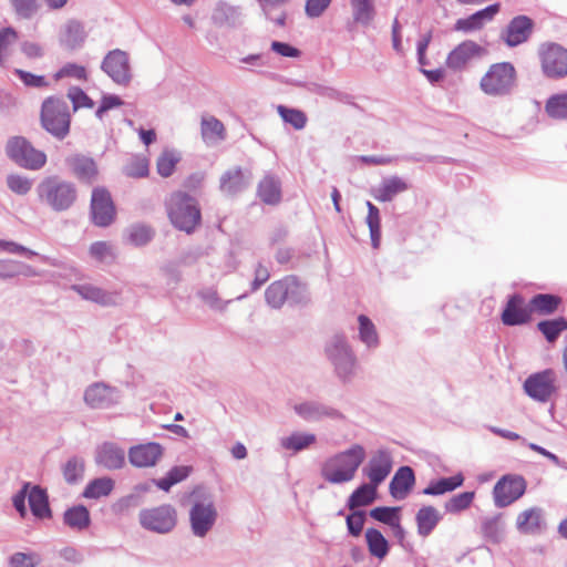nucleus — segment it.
I'll return each mask as SVG.
<instances>
[{
	"mask_svg": "<svg viewBox=\"0 0 567 567\" xmlns=\"http://www.w3.org/2000/svg\"><path fill=\"white\" fill-rule=\"evenodd\" d=\"M367 453L362 445L352 444L349 449L328 457L321 467V476L331 484L351 482L365 460Z\"/></svg>",
	"mask_w": 567,
	"mask_h": 567,
	"instance_id": "1",
	"label": "nucleus"
},
{
	"mask_svg": "<svg viewBox=\"0 0 567 567\" xmlns=\"http://www.w3.org/2000/svg\"><path fill=\"white\" fill-rule=\"evenodd\" d=\"M35 193L40 204L55 213L69 210L78 199L75 184L56 175L43 178Z\"/></svg>",
	"mask_w": 567,
	"mask_h": 567,
	"instance_id": "2",
	"label": "nucleus"
},
{
	"mask_svg": "<svg viewBox=\"0 0 567 567\" xmlns=\"http://www.w3.org/2000/svg\"><path fill=\"white\" fill-rule=\"evenodd\" d=\"M324 355L333 368V373L342 383H350L358 369L357 357L343 334H333L324 343Z\"/></svg>",
	"mask_w": 567,
	"mask_h": 567,
	"instance_id": "3",
	"label": "nucleus"
},
{
	"mask_svg": "<svg viewBox=\"0 0 567 567\" xmlns=\"http://www.w3.org/2000/svg\"><path fill=\"white\" fill-rule=\"evenodd\" d=\"M165 206L169 221L176 229L192 234L199 226L202 215L198 203L187 193L182 190L172 193Z\"/></svg>",
	"mask_w": 567,
	"mask_h": 567,
	"instance_id": "4",
	"label": "nucleus"
},
{
	"mask_svg": "<svg viewBox=\"0 0 567 567\" xmlns=\"http://www.w3.org/2000/svg\"><path fill=\"white\" fill-rule=\"evenodd\" d=\"M265 300L270 308L280 309L286 302L290 306L307 305L310 295L306 284L296 276H286L267 287Z\"/></svg>",
	"mask_w": 567,
	"mask_h": 567,
	"instance_id": "5",
	"label": "nucleus"
},
{
	"mask_svg": "<svg viewBox=\"0 0 567 567\" xmlns=\"http://www.w3.org/2000/svg\"><path fill=\"white\" fill-rule=\"evenodd\" d=\"M41 127L58 141H63L70 133L71 113L63 97L49 96L41 104Z\"/></svg>",
	"mask_w": 567,
	"mask_h": 567,
	"instance_id": "6",
	"label": "nucleus"
},
{
	"mask_svg": "<svg viewBox=\"0 0 567 567\" xmlns=\"http://www.w3.org/2000/svg\"><path fill=\"white\" fill-rule=\"evenodd\" d=\"M524 392L538 403H547L558 395L560 390L559 375L554 369L529 374L523 383Z\"/></svg>",
	"mask_w": 567,
	"mask_h": 567,
	"instance_id": "7",
	"label": "nucleus"
},
{
	"mask_svg": "<svg viewBox=\"0 0 567 567\" xmlns=\"http://www.w3.org/2000/svg\"><path fill=\"white\" fill-rule=\"evenodd\" d=\"M516 83V70L509 62L491 65L481 79L482 91L491 96H504L512 92Z\"/></svg>",
	"mask_w": 567,
	"mask_h": 567,
	"instance_id": "8",
	"label": "nucleus"
},
{
	"mask_svg": "<svg viewBox=\"0 0 567 567\" xmlns=\"http://www.w3.org/2000/svg\"><path fill=\"white\" fill-rule=\"evenodd\" d=\"M7 156L20 167L38 171L47 163L44 152L37 150L25 137L13 136L6 145Z\"/></svg>",
	"mask_w": 567,
	"mask_h": 567,
	"instance_id": "9",
	"label": "nucleus"
},
{
	"mask_svg": "<svg viewBox=\"0 0 567 567\" xmlns=\"http://www.w3.org/2000/svg\"><path fill=\"white\" fill-rule=\"evenodd\" d=\"M538 59L543 74L550 80L567 76V49L555 42H546L538 48Z\"/></svg>",
	"mask_w": 567,
	"mask_h": 567,
	"instance_id": "10",
	"label": "nucleus"
},
{
	"mask_svg": "<svg viewBox=\"0 0 567 567\" xmlns=\"http://www.w3.org/2000/svg\"><path fill=\"white\" fill-rule=\"evenodd\" d=\"M140 525L157 534L171 533L177 524V512L171 504L143 508L138 513Z\"/></svg>",
	"mask_w": 567,
	"mask_h": 567,
	"instance_id": "11",
	"label": "nucleus"
},
{
	"mask_svg": "<svg viewBox=\"0 0 567 567\" xmlns=\"http://www.w3.org/2000/svg\"><path fill=\"white\" fill-rule=\"evenodd\" d=\"M205 488L196 486L189 497L194 498V505L189 511L190 528L195 536L204 537L213 526V503L204 504Z\"/></svg>",
	"mask_w": 567,
	"mask_h": 567,
	"instance_id": "12",
	"label": "nucleus"
},
{
	"mask_svg": "<svg viewBox=\"0 0 567 567\" xmlns=\"http://www.w3.org/2000/svg\"><path fill=\"white\" fill-rule=\"evenodd\" d=\"M292 411L301 420L313 423L322 420H343L344 415L338 409L317 400H303L291 405Z\"/></svg>",
	"mask_w": 567,
	"mask_h": 567,
	"instance_id": "13",
	"label": "nucleus"
},
{
	"mask_svg": "<svg viewBox=\"0 0 567 567\" xmlns=\"http://www.w3.org/2000/svg\"><path fill=\"white\" fill-rule=\"evenodd\" d=\"M91 218L95 226H110L116 215L110 192L104 187H95L91 197Z\"/></svg>",
	"mask_w": 567,
	"mask_h": 567,
	"instance_id": "14",
	"label": "nucleus"
},
{
	"mask_svg": "<svg viewBox=\"0 0 567 567\" xmlns=\"http://www.w3.org/2000/svg\"><path fill=\"white\" fill-rule=\"evenodd\" d=\"M392 467L393 455L391 451L385 447H380L372 453L362 473L370 483L380 485L390 475Z\"/></svg>",
	"mask_w": 567,
	"mask_h": 567,
	"instance_id": "15",
	"label": "nucleus"
},
{
	"mask_svg": "<svg viewBox=\"0 0 567 567\" xmlns=\"http://www.w3.org/2000/svg\"><path fill=\"white\" fill-rule=\"evenodd\" d=\"M526 489L525 480L520 476L506 475L503 476L494 486L493 495L496 507L503 508L519 497Z\"/></svg>",
	"mask_w": 567,
	"mask_h": 567,
	"instance_id": "16",
	"label": "nucleus"
},
{
	"mask_svg": "<svg viewBox=\"0 0 567 567\" xmlns=\"http://www.w3.org/2000/svg\"><path fill=\"white\" fill-rule=\"evenodd\" d=\"M101 69L120 85H127L131 82V66L126 52L115 49L110 51L102 61Z\"/></svg>",
	"mask_w": 567,
	"mask_h": 567,
	"instance_id": "17",
	"label": "nucleus"
},
{
	"mask_svg": "<svg viewBox=\"0 0 567 567\" xmlns=\"http://www.w3.org/2000/svg\"><path fill=\"white\" fill-rule=\"evenodd\" d=\"M534 22L527 16L513 18L501 33V39L509 48H515L528 41L533 33Z\"/></svg>",
	"mask_w": 567,
	"mask_h": 567,
	"instance_id": "18",
	"label": "nucleus"
},
{
	"mask_svg": "<svg viewBox=\"0 0 567 567\" xmlns=\"http://www.w3.org/2000/svg\"><path fill=\"white\" fill-rule=\"evenodd\" d=\"M485 53L483 47L473 40H465L456 45L449 54L445 64L453 71L463 70L471 61Z\"/></svg>",
	"mask_w": 567,
	"mask_h": 567,
	"instance_id": "19",
	"label": "nucleus"
},
{
	"mask_svg": "<svg viewBox=\"0 0 567 567\" xmlns=\"http://www.w3.org/2000/svg\"><path fill=\"white\" fill-rule=\"evenodd\" d=\"M120 398V391L104 382H95L84 392V401L92 409H107L117 404Z\"/></svg>",
	"mask_w": 567,
	"mask_h": 567,
	"instance_id": "20",
	"label": "nucleus"
},
{
	"mask_svg": "<svg viewBox=\"0 0 567 567\" xmlns=\"http://www.w3.org/2000/svg\"><path fill=\"white\" fill-rule=\"evenodd\" d=\"M499 3L487 6L486 8L478 10L466 18L457 19L453 29L454 31L463 33L480 31L486 23L493 21L495 16L499 12Z\"/></svg>",
	"mask_w": 567,
	"mask_h": 567,
	"instance_id": "21",
	"label": "nucleus"
},
{
	"mask_svg": "<svg viewBox=\"0 0 567 567\" xmlns=\"http://www.w3.org/2000/svg\"><path fill=\"white\" fill-rule=\"evenodd\" d=\"M546 526L545 512L538 506L526 508L516 517V528L523 535H540Z\"/></svg>",
	"mask_w": 567,
	"mask_h": 567,
	"instance_id": "22",
	"label": "nucleus"
},
{
	"mask_svg": "<svg viewBox=\"0 0 567 567\" xmlns=\"http://www.w3.org/2000/svg\"><path fill=\"white\" fill-rule=\"evenodd\" d=\"M127 456L134 467H151L163 456V447L156 442L138 444L130 447Z\"/></svg>",
	"mask_w": 567,
	"mask_h": 567,
	"instance_id": "23",
	"label": "nucleus"
},
{
	"mask_svg": "<svg viewBox=\"0 0 567 567\" xmlns=\"http://www.w3.org/2000/svg\"><path fill=\"white\" fill-rule=\"evenodd\" d=\"M94 461L109 471L120 470L125 464V452L116 443L104 442L96 447Z\"/></svg>",
	"mask_w": 567,
	"mask_h": 567,
	"instance_id": "24",
	"label": "nucleus"
},
{
	"mask_svg": "<svg viewBox=\"0 0 567 567\" xmlns=\"http://www.w3.org/2000/svg\"><path fill=\"white\" fill-rule=\"evenodd\" d=\"M252 173L250 169L233 167L225 172L220 177V190L227 195H235L248 187L251 183Z\"/></svg>",
	"mask_w": 567,
	"mask_h": 567,
	"instance_id": "25",
	"label": "nucleus"
},
{
	"mask_svg": "<svg viewBox=\"0 0 567 567\" xmlns=\"http://www.w3.org/2000/svg\"><path fill=\"white\" fill-rule=\"evenodd\" d=\"M530 319V310L525 307L524 298L518 295H512L502 312V322L505 326H520Z\"/></svg>",
	"mask_w": 567,
	"mask_h": 567,
	"instance_id": "26",
	"label": "nucleus"
},
{
	"mask_svg": "<svg viewBox=\"0 0 567 567\" xmlns=\"http://www.w3.org/2000/svg\"><path fill=\"white\" fill-rule=\"evenodd\" d=\"M409 188L410 185L404 178L393 175L382 178L380 184L371 189V195L375 200L386 203Z\"/></svg>",
	"mask_w": 567,
	"mask_h": 567,
	"instance_id": "27",
	"label": "nucleus"
},
{
	"mask_svg": "<svg viewBox=\"0 0 567 567\" xmlns=\"http://www.w3.org/2000/svg\"><path fill=\"white\" fill-rule=\"evenodd\" d=\"M65 163L80 182L92 184L95 181L97 167L93 158L82 154H74L66 157Z\"/></svg>",
	"mask_w": 567,
	"mask_h": 567,
	"instance_id": "28",
	"label": "nucleus"
},
{
	"mask_svg": "<svg viewBox=\"0 0 567 567\" xmlns=\"http://www.w3.org/2000/svg\"><path fill=\"white\" fill-rule=\"evenodd\" d=\"M71 289L81 296L82 299L95 302L103 307L117 305V292H109L91 284H75L71 286Z\"/></svg>",
	"mask_w": 567,
	"mask_h": 567,
	"instance_id": "29",
	"label": "nucleus"
},
{
	"mask_svg": "<svg viewBox=\"0 0 567 567\" xmlns=\"http://www.w3.org/2000/svg\"><path fill=\"white\" fill-rule=\"evenodd\" d=\"M415 484L414 471L410 466H401L393 475L390 484V495L398 501L406 498Z\"/></svg>",
	"mask_w": 567,
	"mask_h": 567,
	"instance_id": "30",
	"label": "nucleus"
},
{
	"mask_svg": "<svg viewBox=\"0 0 567 567\" xmlns=\"http://www.w3.org/2000/svg\"><path fill=\"white\" fill-rule=\"evenodd\" d=\"M257 195L266 205H277L281 200V182L278 176L267 173L259 182Z\"/></svg>",
	"mask_w": 567,
	"mask_h": 567,
	"instance_id": "31",
	"label": "nucleus"
},
{
	"mask_svg": "<svg viewBox=\"0 0 567 567\" xmlns=\"http://www.w3.org/2000/svg\"><path fill=\"white\" fill-rule=\"evenodd\" d=\"M243 22V13L239 7L219 1L215 6V27L236 28Z\"/></svg>",
	"mask_w": 567,
	"mask_h": 567,
	"instance_id": "32",
	"label": "nucleus"
},
{
	"mask_svg": "<svg viewBox=\"0 0 567 567\" xmlns=\"http://www.w3.org/2000/svg\"><path fill=\"white\" fill-rule=\"evenodd\" d=\"M317 441L313 433L295 431L287 436H282L279 440V445L282 450L297 454L309 449Z\"/></svg>",
	"mask_w": 567,
	"mask_h": 567,
	"instance_id": "33",
	"label": "nucleus"
},
{
	"mask_svg": "<svg viewBox=\"0 0 567 567\" xmlns=\"http://www.w3.org/2000/svg\"><path fill=\"white\" fill-rule=\"evenodd\" d=\"M441 519L442 515L434 506L429 505L421 507L415 515L417 534L421 537H427L435 529Z\"/></svg>",
	"mask_w": 567,
	"mask_h": 567,
	"instance_id": "34",
	"label": "nucleus"
},
{
	"mask_svg": "<svg viewBox=\"0 0 567 567\" xmlns=\"http://www.w3.org/2000/svg\"><path fill=\"white\" fill-rule=\"evenodd\" d=\"M29 506L31 513L38 518L51 517V509L49 506V498L45 489L39 485L30 487L28 495Z\"/></svg>",
	"mask_w": 567,
	"mask_h": 567,
	"instance_id": "35",
	"label": "nucleus"
},
{
	"mask_svg": "<svg viewBox=\"0 0 567 567\" xmlns=\"http://www.w3.org/2000/svg\"><path fill=\"white\" fill-rule=\"evenodd\" d=\"M84 39L85 33L83 27L75 20L68 21L60 33L61 45L69 50L80 48L83 44Z\"/></svg>",
	"mask_w": 567,
	"mask_h": 567,
	"instance_id": "36",
	"label": "nucleus"
},
{
	"mask_svg": "<svg viewBox=\"0 0 567 567\" xmlns=\"http://www.w3.org/2000/svg\"><path fill=\"white\" fill-rule=\"evenodd\" d=\"M464 483V476L462 473L450 477H442L436 481H431L429 485L423 489L424 495L440 496L449 492H453Z\"/></svg>",
	"mask_w": 567,
	"mask_h": 567,
	"instance_id": "37",
	"label": "nucleus"
},
{
	"mask_svg": "<svg viewBox=\"0 0 567 567\" xmlns=\"http://www.w3.org/2000/svg\"><path fill=\"white\" fill-rule=\"evenodd\" d=\"M61 471L69 485H76L84 478L85 461L82 456L73 455L61 466Z\"/></svg>",
	"mask_w": 567,
	"mask_h": 567,
	"instance_id": "38",
	"label": "nucleus"
},
{
	"mask_svg": "<svg viewBox=\"0 0 567 567\" xmlns=\"http://www.w3.org/2000/svg\"><path fill=\"white\" fill-rule=\"evenodd\" d=\"M378 486L379 485H374L369 482L354 489L347 502L349 509H355L373 503L377 496Z\"/></svg>",
	"mask_w": 567,
	"mask_h": 567,
	"instance_id": "39",
	"label": "nucleus"
},
{
	"mask_svg": "<svg viewBox=\"0 0 567 567\" xmlns=\"http://www.w3.org/2000/svg\"><path fill=\"white\" fill-rule=\"evenodd\" d=\"M155 236L153 227L145 224H134L125 230V238L130 245L143 247L151 243Z\"/></svg>",
	"mask_w": 567,
	"mask_h": 567,
	"instance_id": "40",
	"label": "nucleus"
},
{
	"mask_svg": "<svg viewBox=\"0 0 567 567\" xmlns=\"http://www.w3.org/2000/svg\"><path fill=\"white\" fill-rule=\"evenodd\" d=\"M354 22L369 25L375 17L374 0H349Z\"/></svg>",
	"mask_w": 567,
	"mask_h": 567,
	"instance_id": "41",
	"label": "nucleus"
},
{
	"mask_svg": "<svg viewBox=\"0 0 567 567\" xmlns=\"http://www.w3.org/2000/svg\"><path fill=\"white\" fill-rule=\"evenodd\" d=\"M308 92L320 95L330 101L340 103H349L350 95L333 87L319 82H308L302 85Z\"/></svg>",
	"mask_w": 567,
	"mask_h": 567,
	"instance_id": "42",
	"label": "nucleus"
},
{
	"mask_svg": "<svg viewBox=\"0 0 567 567\" xmlns=\"http://www.w3.org/2000/svg\"><path fill=\"white\" fill-rule=\"evenodd\" d=\"M365 542L372 556L383 559L388 555L389 543L380 530L368 528L365 530Z\"/></svg>",
	"mask_w": 567,
	"mask_h": 567,
	"instance_id": "43",
	"label": "nucleus"
},
{
	"mask_svg": "<svg viewBox=\"0 0 567 567\" xmlns=\"http://www.w3.org/2000/svg\"><path fill=\"white\" fill-rule=\"evenodd\" d=\"M64 524L79 530L89 527L91 519L87 508L83 505L73 506L65 511L63 515Z\"/></svg>",
	"mask_w": 567,
	"mask_h": 567,
	"instance_id": "44",
	"label": "nucleus"
},
{
	"mask_svg": "<svg viewBox=\"0 0 567 567\" xmlns=\"http://www.w3.org/2000/svg\"><path fill=\"white\" fill-rule=\"evenodd\" d=\"M114 488V481L111 477H99L92 480L84 488L82 496L91 499H99L107 496Z\"/></svg>",
	"mask_w": 567,
	"mask_h": 567,
	"instance_id": "45",
	"label": "nucleus"
},
{
	"mask_svg": "<svg viewBox=\"0 0 567 567\" xmlns=\"http://www.w3.org/2000/svg\"><path fill=\"white\" fill-rule=\"evenodd\" d=\"M560 302L561 299L558 296L550 293H538L530 299L529 306L532 307V310L539 315H551L557 310Z\"/></svg>",
	"mask_w": 567,
	"mask_h": 567,
	"instance_id": "46",
	"label": "nucleus"
},
{
	"mask_svg": "<svg viewBox=\"0 0 567 567\" xmlns=\"http://www.w3.org/2000/svg\"><path fill=\"white\" fill-rule=\"evenodd\" d=\"M192 466L187 465L174 466L167 472V474L164 477L156 480L154 482L159 489L168 492L173 485L186 480L192 473Z\"/></svg>",
	"mask_w": 567,
	"mask_h": 567,
	"instance_id": "47",
	"label": "nucleus"
},
{
	"mask_svg": "<svg viewBox=\"0 0 567 567\" xmlns=\"http://www.w3.org/2000/svg\"><path fill=\"white\" fill-rule=\"evenodd\" d=\"M545 112L551 118L567 121V92L549 96L545 104Z\"/></svg>",
	"mask_w": 567,
	"mask_h": 567,
	"instance_id": "48",
	"label": "nucleus"
},
{
	"mask_svg": "<svg viewBox=\"0 0 567 567\" xmlns=\"http://www.w3.org/2000/svg\"><path fill=\"white\" fill-rule=\"evenodd\" d=\"M368 216L367 225L370 230V238L373 248H379L381 241V217L379 208L371 202H367Z\"/></svg>",
	"mask_w": 567,
	"mask_h": 567,
	"instance_id": "49",
	"label": "nucleus"
},
{
	"mask_svg": "<svg viewBox=\"0 0 567 567\" xmlns=\"http://www.w3.org/2000/svg\"><path fill=\"white\" fill-rule=\"evenodd\" d=\"M359 338L368 348H375L379 344V338L373 322L364 315H360Z\"/></svg>",
	"mask_w": 567,
	"mask_h": 567,
	"instance_id": "50",
	"label": "nucleus"
},
{
	"mask_svg": "<svg viewBox=\"0 0 567 567\" xmlns=\"http://www.w3.org/2000/svg\"><path fill=\"white\" fill-rule=\"evenodd\" d=\"M537 328L548 342H554L563 331L567 330V320L564 318L544 320L538 322Z\"/></svg>",
	"mask_w": 567,
	"mask_h": 567,
	"instance_id": "51",
	"label": "nucleus"
},
{
	"mask_svg": "<svg viewBox=\"0 0 567 567\" xmlns=\"http://www.w3.org/2000/svg\"><path fill=\"white\" fill-rule=\"evenodd\" d=\"M474 497V492H463L456 494L445 502L444 509L450 514H458L472 505Z\"/></svg>",
	"mask_w": 567,
	"mask_h": 567,
	"instance_id": "52",
	"label": "nucleus"
},
{
	"mask_svg": "<svg viewBox=\"0 0 567 567\" xmlns=\"http://www.w3.org/2000/svg\"><path fill=\"white\" fill-rule=\"evenodd\" d=\"M277 112L282 121L290 124L295 130H302L306 126L307 116L302 111L278 105Z\"/></svg>",
	"mask_w": 567,
	"mask_h": 567,
	"instance_id": "53",
	"label": "nucleus"
},
{
	"mask_svg": "<svg viewBox=\"0 0 567 567\" xmlns=\"http://www.w3.org/2000/svg\"><path fill=\"white\" fill-rule=\"evenodd\" d=\"M482 534L488 542L498 544L504 537V527L497 517L486 518L482 523Z\"/></svg>",
	"mask_w": 567,
	"mask_h": 567,
	"instance_id": "54",
	"label": "nucleus"
},
{
	"mask_svg": "<svg viewBox=\"0 0 567 567\" xmlns=\"http://www.w3.org/2000/svg\"><path fill=\"white\" fill-rule=\"evenodd\" d=\"M127 177L143 178L148 175V161L143 156H133L123 167Z\"/></svg>",
	"mask_w": 567,
	"mask_h": 567,
	"instance_id": "55",
	"label": "nucleus"
},
{
	"mask_svg": "<svg viewBox=\"0 0 567 567\" xmlns=\"http://www.w3.org/2000/svg\"><path fill=\"white\" fill-rule=\"evenodd\" d=\"M399 513L400 507L379 506L370 511V516L380 523L391 526L396 520H401Z\"/></svg>",
	"mask_w": 567,
	"mask_h": 567,
	"instance_id": "56",
	"label": "nucleus"
},
{
	"mask_svg": "<svg viewBox=\"0 0 567 567\" xmlns=\"http://www.w3.org/2000/svg\"><path fill=\"white\" fill-rule=\"evenodd\" d=\"M178 161L179 157L173 151L163 152L162 155L157 158V173L162 177H169L174 173Z\"/></svg>",
	"mask_w": 567,
	"mask_h": 567,
	"instance_id": "57",
	"label": "nucleus"
},
{
	"mask_svg": "<svg viewBox=\"0 0 567 567\" xmlns=\"http://www.w3.org/2000/svg\"><path fill=\"white\" fill-rule=\"evenodd\" d=\"M68 97L73 104V111H78L81 107L91 109L94 106L93 100L79 86L70 87Z\"/></svg>",
	"mask_w": 567,
	"mask_h": 567,
	"instance_id": "58",
	"label": "nucleus"
},
{
	"mask_svg": "<svg viewBox=\"0 0 567 567\" xmlns=\"http://www.w3.org/2000/svg\"><path fill=\"white\" fill-rule=\"evenodd\" d=\"M7 185L11 192L25 195L32 187V181L18 174H11L7 177Z\"/></svg>",
	"mask_w": 567,
	"mask_h": 567,
	"instance_id": "59",
	"label": "nucleus"
},
{
	"mask_svg": "<svg viewBox=\"0 0 567 567\" xmlns=\"http://www.w3.org/2000/svg\"><path fill=\"white\" fill-rule=\"evenodd\" d=\"M18 40L17 31L11 28H3L0 30V64H3L8 55V49Z\"/></svg>",
	"mask_w": 567,
	"mask_h": 567,
	"instance_id": "60",
	"label": "nucleus"
},
{
	"mask_svg": "<svg viewBox=\"0 0 567 567\" xmlns=\"http://www.w3.org/2000/svg\"><path fill=\"white\" fill-rule=\"evenodd\" d=\"M39 557L34 553L18 551L10 556V567H37Z\"/></svg>",
	"mask_w": 567,
	"mask_h": 567,
	"instance_id": "61",
	"label": "nucleus"
},
{
	"mask_svg": "<svg viewBox=\"0 0 567 567\" xmlns=\"http://www.w3.org/2000/svg\"><path fill=\"white\" fill-rule=\"evenodd\" d=\"M90 255L101 262L106 261L107 259H114L115 257L112 246L106 241L93 243L90 247Z\"/></svg>",
	"mask_w": 567,
	"mask_h": 567,
	"instance_id": "62",
	"label": "nucleus"
},
{
	"mask_svg": "<svg viewBox=\"0 0 567 567\" xmlns=\"http://www.w3.org/2000/svg\"><path fill=\"white\" fill-rule=\"evenodd\" d=\"M16 13L23 18L30 19L37 11V0H10Z\"/></svg>",
	"mask_w": 567,
	"mask_h": 567,
	"instance_id": "63",
	"label": "nucleus"
},
{
	"mask_svg": "<svg viewBox=\"0 0 567 567\" xmlns=\"http://www.w3.org/2000/svg\"><path fill=\"white\" fill-rule=\"evenodd\" d=\"M66 76L75 78L78 80H86V70L82 65L75 63H66L56 72L55 79L59 80Z\"/></svg>",
	"mask_w": 567,
	"mask_h": 567,
	"instance_id": "64",
	"label": "nucleus"
}]
</instances>
